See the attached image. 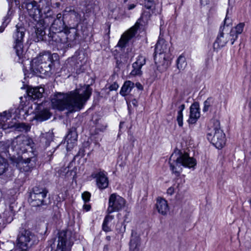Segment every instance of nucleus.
<instances>
[{
	"label": "nucleus",
	"mask_w": 251,
	"mask_h": 251,
	"mask_svg": "<svg viewBox=\"0 0 251 251\" xmlns=\"http://www.w3.org/2000/svg\"><path fill=\"white\" fill-rule=\"evenodd\" d=\"M91 206L89 204H84L83 205V209L86 211H88L90 210Z\"/></svg>",
	"instance_id": "nucleus-50"
},
{
	"label": "nucleus",
	"mask_w": 251,
	"mask_h": 251,
	"mask_svg": "<svg viewBox=\"0 0 251 251\" xmlns=\"http://www.w3.org/2000/svg\"><path fill=\"white\" fill-rule=\"evenodd\" d=\"M91 94L92 89L89 85L81 86L67 93H58L51 99L52 106L60 111L67 110L72 112L80 110Z\"/></svg>",
	"instance_id": "nucleus-1"
},
{
	"label": "nucleus",
	"mask_w": 251,
	"mask_h": 251,
	"mask_svg": "<svg viewBox=\"0 0 251 251\" xmlns=\"http://www.w3.org/2000/svg\"><path fill=\"white\" fill-rule=\"evenodd\" d=\"M158 212L162 215H166L169 211L167 201L164 199L158 198L156 203Z\"/></svg>",
	"instance_id": "nucleus-24"
},
{
	"label": "nucleus",
	"mask_w": 251,
	"mask_h": 251,
	"mask_svg": "<svg viewBox=\"0 0 251 251\" xmlns=\"http://www.w3.org/2000/svg\"><path fill=\"white\" fill-rule=\"evenodd\" d=\"M229 33L225 34L223 30L222 27L220 29V33L217 37V38L213 44V49L214 50H218L225 47L229 40H230Z\"/></svg>",
	"instance_id": "nucleus-16"
},
{
	"label": "nucleus",
	"mask_w": 251,
	"mask_h": 251,
	"mask_svg": "<svg viewBox=\"0 0 251 251\" xmlns=\"http://www.w3.org/2000/svg\"><path fill=\"white\" fill-rule=\"evenodd\" d=\"M50 41H52L56 43H65L66 39L67 42H72L75 40L76 37V30L71 28L65 33L60 32H53L50 30L48 35Z\"/></svg>",
	"instance_id": "nucleus-10"
},
{
	"label": "nucleus",
	"mask_w": 251,
	"mask_h": 251,
	"mask_svg": "<svg viewBox=\"0 0 251 251\" xmlns=\"http://www.w3.org/2000/svg\"><path fill=\"white\" fill-rule=\"evenodd\" d=\"M81 66H82V63H81V64L79 65V63L77 62V64L75 65V67L74 68V69L76 70V72H77V70H78V67H80Z\"/></svg>",
	"instance_id": "nucleus-53"
},
{
	"label": "nucleus",
	"mask_w": 251,
	"mask_h": 251,
	"mask_svg": "<svg viewBox=\"0 0 251 251\" xmlns=\"http://www.w3.org/2000/svg\"><path fill=\"white\" fill-rule=\"evenodd\" d=\"M13 126L16 130L21 132H27L30 129V126L24 123L15 124Z\"/></svg>",
	"instance_id": "nucleus-34"
},
{
	"label": "nucleus",
	"mask_w": 251,
	"mask_h": 251,
	"mask_svg": "<svg viewBox=\"0 0 251 251\" xmlns=\"http://www.w3.org/2000/svg\"><path fill=\"white\" fill-rule=\"evenodd\" d=\"M25 28L22 26L16 25V29L14 32L13 38L14 39V48L18 57L17 61L23 63L25 55L23 50V39L25 36Z\"/></svg>",
	"instance_id": "nucleus-8"
},
{
	"label": "nucleus",
	"mask_w": 251,
	"mask_h": 251,
	"mask_svg": "<svg viewBox=\"0 0 251 251\" xmlns=\"http://www.w3.org/2000/svg\"><path fill=\"white\" fill-rule=\"evenodd\" d=\"M67 14L74 16L76 21H81V15L80 14V11L77 9H75L72 6L66 7L63 11V16Z\"/></svg>",
	"instance_id": "nucleus-29"
},
{
	"label": "nucleus",
	"mask_w": 251,
	"mask_h": 251,
	"mask_svg": "<svg viewBox=\"0 0 251 251\" xmlns=\"http://www.w3.org/2000/svg\"><path fill=\"white\" fill-rule=\"evenodd\" d=\"M135 86L138 90H142L143 88L142 85L140 83H136Z\"/></svg>",
	"instance_id": "nucleus-49"
},
{
	"label": "nucleus",
	"mask_w": 251,
	"mask_h": 251,
	"mask_svg": "<svg viewBox=\"0 0 251 251\" xmlns=\"http://www.w3.org/2000/svg\"><path fill=\"white\" fill-rule=\"evenodd\" d=\"M55 4L57 7H59L60 6V3L59 2H56Z\"/></svg>",
	"instance_id": "nucleus-61"
},
{
	"label": "nucleus",
	"mask_w": 251,
	"mask_h": 251,
	"mask_svg": "<svg viewBox=\"0 0 251 251\" xmlns=\"http://www.w3.org/2000/svg\"><path fill=\"white\" fill-rule=\"evenodd\" d=\"M102 230L105 232H108L111 231V228L108 226L107 223L103 222Z\"/></svg>",
	"instance_id": "nucleus-45"
},
{
	"label": "nucleus",
	"mask_w": 251,
	"mask_h": 251,
	"mask_svg": "<svg viewBox=\"0 0 251 251\" xmlns=\"http://www.w3.org/2000/svg\"><path fill=\"white\" fill-rule=\"evenodd\" d=\"M177 187L178 188H179V187H180L179 184H178V185H177Z\"/></svg>",
	"instance_id": "nucleus-64"
},
{
	"label": "nucleus",
	"mask_w": 251,
	"mask_h": 251,
	"mask_svg": "<svg viewBox=\"0 0 251 251\" xmlns=\"http://www.w3.org/2000/svg\"><path fill=\"white\" fill-rule=\"evenodd\" d=\"M55 151V149L54 148H53L52 151L50 150V151H48L47 155H48V157L49 158L48 159V160L49 161H50L51 160L52 154Z\"/></svg>",
	"instance_id": "nucleus-46"
},
{
	"label": "nucleus",
	"mask_w": 251,
	"mask_h": 251,
	"mask_svg": "<svg viewBox=\"0 0 251 251\" xmlns=\"http://www.w3.org/2000/svg\"><path fill=\"white\" fill-rule=\"evenodd\" d=\"M65 28V23L63 21V17L61 13L56 15V18L53 20L51 24L50 30L53 32L62 31Z\"/></svg>",
	"instance_id": "nucleus-19"
},
{
	"label": "nucleus",
	"mask_w": 251,
	"mask_h": 251,
	"mask_svg": "<svg viewBox=\"0 0 251 251\" xmlns=\"http://www.w3.org/2000/svg\"><path fill=\"white\" fill-rule=\"evenodd\" d=\"M73 242L71 238V232L62 230L59 232L57 251H71Z\"/></svg>",
	"instance_id": "nucleus-13"
},
{
	"label": "nucleus",
	"mask_w": 251,
	"mask_h": 251,
	"mask_svg": "<svg viewBox=\"0 0 251 251\" xmlns=\"http://www.w3.org/2000/svg\"><path fill=\"white\" fill-rule=\"evenodd\" d=\"M174 193V188L173 187H170L167 190V193L170 195H172Z\"/></svg>",
	"instance_id": "nucleus-48"
},
{
	"label": "nucleus",
	"mask_w": 251,
	"mask_h": 251,
	"mask_svg": "<svg viewBox=\"0 0 251 251\" xmlns=\"http://www.w3.org/2000/svg\"><path fill=\"white\" fill-rule=\"evenodd\" d=\"M44 89L41 87H36L28 89L27 92L29 97L33 100L42 98Z\"/></svg>",
	"instance_id": "nucleus-27"
},
{
	"label": "nucleus",
	"mask_w": 251,
	"mask_h": 251,
	"mask_svg": "<svg viewBox=\"0 0 251 251\" xmlns=\"http://www.w3.org/2000/svg\"><path fill=\"white\" fill-rule=\"evenodd\" d=\"M10 144L11 149L17 154L32 151L33 142L32 139L27 136H18Z\"/></svg>",
	"instance_id": "nucleus-7"
},
{
	"label": "nucleus",
	"mask_w": 251,
	"mask_h": 251,
	"mask_svg": "<svg viewBox=\"0 0 251 251\" xmlns=\"http://www.w3.org/2000/svg\"><path fill=\"white\" fill-rule=\"evenodd\" d=\"M106 240L108 241H109L111 240V237L110 236H107L106 237Z\"/></svg>",
	"instance_id": "nucleus-58"
},
{
	"label": "nucleus",
	"mask_w": 251,
	"mask_h": 251,
	"mask_svg": "<svg viewBox=\"0 0 251 251\" xmlns=\"http://www.w3.org/2000/svg\"><path fill=\"white\" fill-rule=\"evenodd\" d=\"M6 144L8 146L9 145V144H10V142H8L7 143H6Z\"/></svg>",
	"instance_id": "nucleus-63"
},
{
	"label": "nucleus",
	"mask_w": 251,
	"mask_h": 251,
	"mask_svg": "<svg viewBox=\"0 0 251 251\" xmlns=\"http://www.w3.org/2000/svg\"><path fill=\"white\" fill-rule=\"evenodd\" d=\"M34 160L35 159L32 157L24 159L22 157L18 158L16 166L21 172H29L34 165Z\"/></svg>",
	"instance_id": "nucleus-17"
},
{
	"label": "nucleus",
	"mask_w": 251,
	"mask_h": 251,
	"mask_svg": "<svg viewBox=\"0 0 251 251\" xmlns=\"http://www.w3.org/2000/svg\"><path fill=\"white\" fill-rule=\"evenodd\" d=\"M154 5L153 0H145V6L147 9H151Z\"/></svg>",
	"instance_id": "nucleus-41"
},
{
	"label": "nucleus",
	"mask_w": 251,
	"mask_h": 251,
	"mask_svg": "<svg viewBox=\"0 0 251 251\" xmlns=\"http://www.w3.org/2000/svg\"><path fill=\"white\" fill-rule=\"evenodd\" d=\"M190 117L188 122L190 124H194L200 117L199 104L197 103L192 104L190 108Z\"/></svg>",
	"instance_id": "nucleus-21"
},
{
	"label": "nucleus",
	"mask_w": 251,
	"mask_h": 251,
	"mask_svg": "<svg viewBox=\"0 0 251 251\" xmlns=\"http://www.w3.org/2000/svg\"><path fill=\"white\" fill-rule=\"evenodd\" d=\"M107 126V125L106 123H104L101 126L98 125L97 126V129L100 131H103L105 130Z\"/></svg>",
	"instance_id": "nucleus-44"
},
{
	"label": "nucleus",
	"mask_w": 251,
	"mask_h": 251,
	"mask_svg": "<svg viewBox=\"0 0 251 251\" xmlns=\"http://www.w3.org/2000/svg\"><path fill=\"white\" fill-rule=\"evenodd\" d=\"M201 5H205L208 3L209 0H200Z\"/></svg>",
	"instance_id": "nucleus-51"
},
{
	"label": "nucleus",
	"mask_w": 251,
	"mask_h": 251,
	"mask_svg": "<svg viewBox=\"0 0 251 251\" xmlns=\"http://www.w3.org/2000/svg\"><path fill=\"white\" fill-rule=\"evenodd\" d=\"M150 15L149 12H144L134 25L122 35L118 43V46L121 48L124 47L127 43L135 35L137 30L144 28L148 24Z\"/></svg>",
	"instance_id": "nucleus-6"
},
{
	"label": "nucleus",
	"mask_w": 251,
	"mask_h": 251,
	"mask_svg": "<svg viewBox=\"0 0 251 251\" xmlns=\"http://www.w3.org/2000/svg\"><path fill=\"white\" fill-rule=\"evenodd\" d=\"M228 13H229V10L228 9L227 10V11H226V17L225 19L224 20V25H226L227 26H228L230 25V24L231 23V20L227 16V15L228 14Z\"/></svg>",
	"instance_id": "nucleus-42"
},
{
	"label": "nucleus",
	"mask_w": 251,
	"mask_h": 251,
	"mask_svg": "<svg viewBox=\"0 0 251 251\" xmlns=\"http://www.w3.org/2000/svg\"><path fill=\"white\" fill-rule=\"evenodd\" d=\"M124 0V2L126 3V2H127L128 1H131V0Z\"/></svg>",
	"instance_id": "nucleus-60"
},
{
	"label": "nucleus",
	"mask_w": 251,
	"mask_h": 251,
	"mask_svg": "<svg viewBox=\"0 0 251 251\" xmlns=\"http://www.w3.org/2000/svg\"><path fill=\"white\" fill-rule=\"evenodd\" d=\"M77 139V134L75 127H72L69 130L68 134L66 136L67 147L68 149L73 148Z\"/></svg>",
	"instance_id": "nucleus-20"
},
{
	"label": "nucleus",
	"mask_w": 251,
	"mask_h": 251,
	"mask_svg": "<svg viewBox=\"0 0 251 251\" xmlns=\"http://www.w3.org/2000/svg\"><path fill=\"white\" fill-rule=\"evenodd\" d=\"M118 84L117 83L114 82L109 86V89L110 91H115L118 89Z\"/></svg>",
	"instance_id": "nucleus-43"
},
{
	"label": "nucleus",
	"mask_w": 251,
	"mask_h": 251,
	"mask_svg": "<svg viewBox=\"0 0 251 251\" xmlns=\"http://www.w3.org/2000/svg\"><path fill=\"white\" fill-rule=\"evenodd\" d=\"M46 19H44V23L42 25H40L39 22H36L35 24V33L37 36L36 38L34 39L35 42H39L43 39V36L45 35L44 29Z\"/></svg>",
	"instance_id": "nucleus-25"
},
{
	"label": "nucleus",
	"mask_w": 251,
	"mask_h": 251,
	"mask_svg": "<svg viewBox=\"0 0 251 251\" xmlns=\"http://www.w3.org/2000/svg\"><path fill=\"white\" fill-rule=\"evenodd\" d=\"M12 12L10 11V9L9 8L6 16L3 18V21L1 25L0 26V33H2L4 31L5 28L10 22L11 20L10 16L12 15Z\"/></svg>",
	"instance_id": "nucleus-33"
},
{
	"label": "nucleus",
	"mask_w": 251,
	"mask_h": 251,
	"mask_svg": "<svg viewBox=\"0 0 251 251\" xmlns=\"http://www.w3.org/2000/svg\"><path fill=\"white\" fill-rule=\"evenodd\" d=\"M179 103H180V101H179V100L173 102L172 103V108H173L174 105L175 106H176L177 105H178Z\"/></svg>",
	"instance_id": "nucleus-54"
},
{
	"label": "nucleus",
	"mask_w": 251,
	"mask_h": 251,
	"mask_svg": "<svg viewBox=\"0 0 251 251\" xmlns=\"http://www.w3.org/2000/svg\"><path fill=\"white\" fill-rule=\"evenodd\" d=\"M34 235L28 230L21 231L17 238V246L22 251H26L33 244Z\"/></svg>",
	"instance_id": "nucleus-14"
},
{
	"label": "nucleus",
	"mask_w": 251,
	"mask_h": 251,
	"mask_svg": "<svg viewBox=\"0 0 251 251\" xmlns=\"http://www.w3.org/2000/svg\"><path fill=\"white\" fill-rule=\"evenodd\" d=\"M131 103L134 106H137V101L135 99H133L131 100Z\"/></svg>",
	"instance_id": "nucleus-55"
},
{
	"label": "nucleus",
	"mask_w": 251,
	"mask_h": 251,
	"mask_svg": "<svg viewBox=\"0 0 251 251\" xmlns=\"http://www.w3.org/2000/svg\"><path fill=\"white\" fill-rule=\"evenodd\" d=\"M53 57L57 58V54H51L46 52L32 59L30 64V69L33 74H46L50 72L52 67Z\"/></svg>",
	"instance_id": "nucleus-5"
},
{
	"label": "nucleus",
	"mask_w": 251,
	"mask_h": 251,
	"mask_svg": "<svg viewBox=\"0 0 251 251\" xmlns=\"http://www.w3.org/2000/svg\"><path fill=\"white\" fill-rule=\"evenodd\" d=\"M244 26V23H240L231 29L229 35L231 37L230 41L232 45L237 39L238 35L242 33Z\"/></svg>",
	"instance_id": "nucleus-23"
},
{
	"label": "nucleus",
	"mask_w": 251,
	"mask_h": 251,
	"mask_svg": "<svg viewBox=\"0 0 251 251\" xmlns=\"http://www.w3.org/2000/svg\"><path fill=\"white\" fill-rule=\"evenodd\" d=\"M38 119L41 121L46 120L50 117V113L48 109H45L41 111L38 115Z\"/></svg>",
	"instance_id": "nucleus-37"
},
{
	"label": "nucleus",
	"mask_w": 251,
	"mask_h": 251,
	"mask_svg": "<svg viewBox=\"0 0 251 251\" xmlns=\"http://www.w3.org/2000/svg\"><path fill=\"white\" fill-rule=\"evenodd\" d=\"M58 173L60 176L68 177L72 175V171L70 170L69 166L63 167L58 171Z\"/></svg>",
	"instance_id": "nucleus-38"
},
{
	"label": "nucleus",
	"mask_w": 251,
	"mask_h": 251,
	"mask_svg": "<svg viewBox=\"0 0 251 251\" xmlns=\"http://www.w3.org/2000/svg\"><path fill=\"white\" fill-rule=\"evenodd\" d=\"M51 2L47 0H40L39 3L34 0H29L22 4L25 7L29 16L35 22L44 24V19H47L51 15Z\"/></svg>",
	"instance_id": "nucleus-2"
},
{
	"label": "nucleus",
	"mask_w": 251,
	"mask_h": 251,
	"mask_svg": "<svg viewBox=\"0 0 251 251\" xmlns=\"http://www.w3.org/2000/svg\"><path fill=\"white\" fill-rule=\"evenodd\" d=\"M177 68L179 70H183L187 66V63L185 57L180 55L176 60Z\"/></svg>",
	"instance_id": "nucleus-32"
},
{
	"label": "nucleus",
	"mask_w": 251,
	"mask_h": 251,
	"mask_svg": "<svg viewBox=\"0 0 251 251\" xmlns=\"http://www.w3.org/2000/svg\"><path fill=\"white\" fill-rule=\"evenodd\" d=\"M140 238L136 232L132 230L131 238L129 243V251H139Z\"/></svg>",
	"instance_id": "nucleus-26"
},
{
	"label": "nucleus",
	"mask_w": 251,
	"mask_h": 251,
	"mask_svg": "<svg viewBox=\"0 0 251 251\" xmlns=\"http://www.w3.org/2000/svg\"><path fill=\"white\" fill-rule=\"evenodd\" d=\"M216 126L214 128V132L208 133L207 136L209 140L211 139L212 144L219 149H222L226 144L225 134L219 127L220 123L219 121L216 122Z\"/></svg>",
	"instance_id": "nucleus-11"
},
{
	"label": "nucleus",
	"mask_w": 251,
	"mask_h": 251,
	"mask_svg": "<svg viewBox=\"0 0 251 251\" xmlns=\"http://www.w3.org/2000/svg\"><path fill=\"white\" fill-rule=\"evenodd\" d=\"M47 193L48 191L45 189L34 187L29 198L30 204L35 207L47 205L49 202L47 198Z\"/></svg>",
	"instance_id": "nucleus-9"
},
{
	"label": "nucleus",
	"mask_w": 251,
	"mask_h": 251,
	"mask_svg": "<svg viewBox=\"0 0 251 251\" xmlns=\"http://www.w3.org/2000/svg\"><path fill=\"white\" fill-rule=\"evenodd\" d=\"M146 63L145 57L143 56H139L136 61L132 64V70L130 72L131 75H142V72L141 68Z\"/></svg>",
	"instance_id": "nucleus-18"
},
{
	"label": "nucleus",
	"mask_w": 251,
	"mask_h": 251,
	"mask_svg": "<svg viewBox=\"0 0 251 251\" xmlns=\"http://www.w3.org/2000/svg\"><path fill=\"white\" fill-rule=\"evenodd\" d=\"M123 226H124V229L122 231L123 232H124L125 231H126V225L123 223V224H122Z\"/></svg>",
	"instance_id": "nucleus-57"
},
{
	"label": "nucleus",
	"mask_w": 251,
	"mask_h": 251,
	"mask_svg": "<svg viewBox=\"0 0 251 251\" xmlns=\"http://www.w3.org/2000/svg\"><path fill=\"white\" fill-rule=\"evenodd\" d=\"M134 88V84L133 82L129 80L126 81L123 85L120 93L121 95L126 96Z\"/></svg>",
	"instance_id": "nucleus-30"
},
{
	"label": "nucleus",
	"mask_w": 251,
	"mask_h": 251,
	"mask_svg": "<svg viewBox=\"0 0 251 251\" xmlns=\"http://www.w3.org/2000/svg\"><path fill=\"white\" fill-rule=\"evenodd\" d=\"M154 59L158 69L163 72L170 64V49L169 44L163 39L159 38L156 44Z\"/></svg>",
	"instance_id": "nucleus-4"
},
{
	"label": "nucleus",
	"mask_w": 251,
	"mask_h": 251,
	"mask_svg": "<svg viewBox=\"0 0 251 251\" xmlns=\"http://www.w3.org/2000/svg\"><path fill=\"white\" fill-rule=\"evenodd\" d=\"M249 106H250V108L251 109V99H250V102H249Z\"/></svg>",
	"instance_id": "nucleus-59"
},
{
	"label": "nucleus",
	"mask_w": 251,
	"mask_h": 251,
	"mask_svg": "<svg viewBox=\"0 0 251 251\" xmlns=\"http://www.w3.org/2000/svg\"><path fill=\"white\" fill-rule=\"evenodd\" d=\"M9 2L12 3L13 2H15L16 5H18L20 4V1L18 0H7Z\"/></svg>",
	"instance_id": "nucleus-52"
},
{
	"label": "nucleus",
	"mask_w": 251,
	"mask_h": 251,
	"mask_svg": "<svg viewBox=\"0 0 251 251\" xmlns=\"http://www.w3.org/2000/svg\"><path fill=\"white\" fill-rule=\"evenodd\" d=\"M185 104H182L178 106V109L177 116V122L179 126H183V114L182 111L185 109Z\"/></svg>",
	"instance_id": "nucleus-35"
},
{
	"label": "nucleus",
	"mask_w": 251,
	"mask_h": 251,
	"mask_svg": "<svg viewBox=\"0 0 251 251\" xmlns=\"http://www.w3.org/2000/svg\"><path fill=\"white\" fill-rule=\"evenodd\" d=\"M11 116V112L9 111H5L0 114V128L6 129L13 127V126L10 125L7 122Z\"/></svg>",
	"instance_id": "nucleus-22"
},
{
	"label": "nucleus",
	"mask_w": 251,
	"mask_h": 251,
	"mask_svg": "<svg viewBox=\"0 0 251 251\" xmlns=\"http://www.w3.org/2000/svg\"><path fill=\"white\" fill-rule=\"evenodd\" d=\"M136 6V4L134 3L129 4L127 5V9L129 10H132L134 9Z\"/></svg>",
	"instance_id": "nucleus-47"
},
{
	"label": "nucleus",
	"mask_w": 251,
	"mask_h": 251,
	"mask_svg": "<svg viewBox=\"0 0 251 251\" xmlns=\"http://www.w3.org/2000/svg\"><path fill=\"white\" fill-rule=\"evenodd\" d=\"M93 11L94 5L90 2L88 4H85L83 8L81 9V12L83 14V17L85 19H86L87 17H89Z\"/></svg>",
	"instance_id": "nucleus-31"
},
{
	"label": "nucleus",
	"mask_w": 251,
	"mask_h": 251,
	"mask_svg": "<svg viewBox=\"0 0 251 251\" xmlns=\"http://www.w3.org/2000/svg\"><path fill=\"white\" fill-rule=\"evenodd\" d=\"M126 201L116 193L110 195L108 199V206L106 212L112 213L122 210L126 205Z\"/></svg>",
	"instance_id": "nucleus-12"
},
{
	"label": "nucleus",
	"mask_w": 251,
	"mask_h": 251,
	"mask_svg": "<svg viewBox=\"0 0 251 251\" xmlns=\"http://www.w3.org/2000/svg\"><path fill=\"white\" fill-rule=\"evenodd\" d=\"M53 133L48 132L42 133L40 137V141L41 144L45 147H48L52 141Z\"/></svg>",
	"instance_id": "nucleus-28"
},
{
	"label": "nucleus",
	"mask_w": 251,
	"mask_h": 251,
	"mask_svg": "<svg viewBox=\"0 0 251 251\" xmlns=\"http://www.w3.org/2000/svg\"><path fill=\"white\" fill-rule=\"evenodd\" d=\"M90 197L91 194L88 192H85L82 194V198L85 202L90 201Z\"/></svg>",
	"instance_id": "nucleus-39"
},
{
	"label": "nucleus",
	"mask_w": 251,
	"mask_h": 251,
	"mask_svg": "<svg viewBox=\"0 0 251 251\" xmlns=\"http://www.w3.org/2000/svg\"><path fill=\"white\" fill-rule=\"evenodd\" d=\"M91 177L96 179V185L100 189H104L108 186V179L104 171L93 173Z\"/></svg>",
	"instance_id": "nucleus-15"
},
{
	"label": "nucleus",
	"mask_w": 251,
	"mask_h": 251,
	"mask_svg": "<svg viewBox=\"0 0 251 251\" xmlns=\"http://www.w3.org/2000/svg\"><path fill=\"white\" fill-rule=\"evenodd\" d=\"M196 164V161L194 158L190 157L187 153H182L179 151L173 153L169 159L170 169L176 176H179L182 166L192 168H194Z\"/></svg>",
	"instance_id": "nucleus-3"
},
{
	"label": "nucleus",
	"mask_w": 251,
	"mask_h": 251,
	"mask_svg": "<svg viewBox=\"0 0 251 251\" xmlns=\"http://www.w3.org/2000/svg\"><path fill=\"white\" fill-rule=\"evenodd\" d=\"M106 213L107 215L105 217L103 222L108 224L109 222L114 219V216L111 215V213H108V212H106Z\"/></svg>",
	"instance_id": "nucleus-40"
},
{
	"label": "nucleus",
	"mask_w": 251,
	"mask_h": 251,
	"mask_svg": "<svg viewBox=\"0 0 251 251\" xmlns=\"http://www.w3.org/2000/svg\"><path fill=\"white\" fill-rule=\"evenodd\" d=\"M214 99L209 97L206 99L204 102V106L202 109L203 112H205L208 111L209 110L210 107L213 105L214 104Z\"/></svg>",
	"instance_id": "nucleus-36"
},
{
	"label": "nucleus",
	"mask_w": 251,
	"mask_h": 251,
	"mask_svg": "<svg viewBox=\"0 0 251 251\" xmlns=\"http://www.w3.org/2000/svg\"><path fill=\"white\" fill-rule=\"evenodd\" d=\"M23 71H24V75H25V76L29 77V75H27V74H26L27 71L25 68L23 69Z\"/></svg>",
	"instance_id": "nucleus-56"
},
{
	"label": "nucleus",
	"mask_w": 251,
	"mask_h": 251,
	"mask_svg": "<svg viewBox=\"0 0 251 251\" xmlns=\"http://www.w3.org/2000/svg\"><path fill=\"white\" fill-rule=\"evenodd\" d=\"M71 60L74 62V61H75V58H73Z\"/></svg>",
	"instance_id": "nucleus-62"
}]
</instances>
